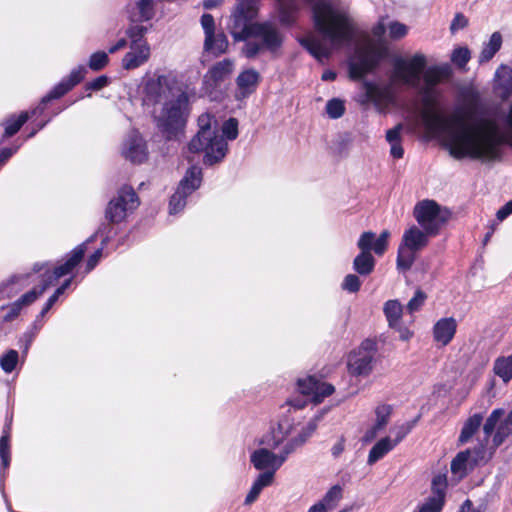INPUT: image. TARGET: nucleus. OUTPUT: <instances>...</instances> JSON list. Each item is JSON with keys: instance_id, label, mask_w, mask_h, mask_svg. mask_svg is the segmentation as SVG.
<instances>
[{"instance_id": "nucleus-38", "label": "nucleus", "mask_w": 512, "mask_h": 512, "mask_svg": "<svg viewBox=\"0 0 512 512\" xmlns=\"http://www.w3.org/2000/svg\"><path fill=\"white\" fill-rule=\"evenodd\" d=\"M502 36L499 32L492 34L489 43L480 54V62H487L493 58L496 52L501 48Z\"/></svg>"}, {"instance_id": "nucleus-29", "label": "nucleus", "mask_w": 512, "mask_h": 512, "mask_svg": "<svg viewBox=\"0 0 512 512\" xmlns=\"http://www.w3.org/2000/svg\"><path fill=\"white\" fill-rule=\"evenodd\" d=\"M451 75L449 66L430 67L424 73V80L428 86H434L441 81L448 79Z\"/></svg>"}, {"instance_id": "nucleus-24", "label": "nucleus", "mask_w": 512, "mask_h": 512, "mask_svg": "<svg viewBox=\"0 0 512 512\" xmlns=\"http://www.w3.org/2000/svg\"><path fill=\"white\" fill-rule=\"evenodd\" d=\"M234 63L230 59H224L214 64L205 75V82L217 85L231 75Z\"/></svg>"}, {"instance_id": "nucleus-16", "label": "nucleus", "mask_w": 512, "mask_h": 512, "mask_svg": "<svg viewBox=\"0 0 512 512\" xmlns=\"http://www.w3.org/2000/svg\"><path fill=\"white\" fill-rule=\"evenodd\" d=\"M145 139L138 131H131L122 146V155L134 164H141L148 159Z\"/></svg>"}, {"instance_id": "nucleus-61", "label": "nucleus", "mask_w": 512, "mask_h": 512, "mask_svg": "<svg viewBox=\"0 0 512 512\" xmlns=\"http://www.w3.org/2000/svg\"><path fill=\"white\" fill-rule=\"evenodd\" d=\"M512 213V200L497 212V218L502 221Z\"/></svg>"}, {"instance_id": "nucleus-59", "label": "nucleus", "mask_w": 512, "mask_h": 512, "mask_svg": "<svg viewBox=\"0 0 512 512\" xmlns=\"http://www.w3.org/2000/svg\"><path fill=\"white\" fill-rule=\"evenodd\" d=\"M402 129V125L398 124L394 128L390 129L386 133V139L389 143H397L400 142V131Z\"/></svg>"}, {"instance_id": "nucleus-1", "label": "nucleus", "mask_w": 512, "mask_h": 512, "mask_svg": "<svg viewBox=\"0 0 512 512\" xmlns=\"http://www.w3.org/2000/svg\"><path fill=\"white\" fill-rule=\"evenodd\" d=\"M421 118L429 132L445 134L449 152L454 158H497L501 136L495 121L476 119L464 110L443 117L429 97L424 99Z\"/></svg>"}, {"instance_id": "nucleus-51", "label": "nucleus", "mask_w": 512, "mask_h": 512, "mask_svg": "<svg viewBox=\"0 0 512 512\" xmlns=\"http://www.w3.org/2000/svg\"><path fill=\"white\" fill-rule=\"evenodd\" d=\"M375 412L377 416V420L375 423L376 428L383 429L387 425L388 419L392 413V406L387 404L380 405L376 408Z\"/></svg>"}, {"instance_id": "nucleus-44", "label": "nucleus", "mask_w": 512, "mask_h": 512, "mask_svg": "<svg viewBox=\"0 0 512 512\" xmlns=\"http://www.w3.org/2000/svg\"><path fill=\"white\" fill-rule=\"evenodd\" d=\"M18 361V352L10 349L0 357V367L5 373H11L16 368Z\"/></svg>"}, {"instance_id": "nucleus-10", "label": "nucleus", "mask_w": 512, "mask_h": 512, "mask_svg": "<svg viewBox=\"0 0 512 512\" xmlns=\"http://www.w3.org/2000/svg\"><path fill=\"white\" fill-rule=\"evenodd\" d=\"M84 251L85 246L80 244L70 252L67 260L63 264L55 267L52 271L46 269L42 279V286L39 289L34 288L28 291L18 299L21 306L25 307L32 304L49 286L53 285L61 277L69 274L82 260Z\"/></svg>"}, {"instance_id": "nucleus-55", "label": "nucleus", "mask_w": 512, "mask_h": 512, "mask_svg": "<svg viewBox=\"0 0 512 512\" xmlns=\"http://www.w3.org/2000/svg\"><path fill=\"white\" fill-rule=\"evenodd\" d=\"M3 309L7 310V313L4 315L3 320L5 322H10V321H13L15 318L18 317V315L20 314V312L23 309V307L21 306V304L17 300V301H15L12 304H10V305H8L6 307H3Z\"/></svg>"}, {"instance_id": "nucleus-53", "label": "nucleus", "mask_w": 512, "mask_h": 512, "mask_svg": "<svg viewBox=\"0 0 512 512\" xmlns=\"http://www.w3.org/2000/svg\"><path fill=\"white\" fill-rule=\"evenodd\" d=\"M388 28H389V37L392 40H399V39L403 38L404 36H406V34L408 32V27L405 24L400 23L398 21L391 22L389 24Z\"/></svg>"}, {"instance_id": "nucleus-11", "label": "nucleus", "mask_w": 512, "mask_h": 512, "mask_svg": "<svg viewBox=\"0 0 512 512\" xmlns=\"http://www.w3.org/2000/svg\"><path fill=\"white\" fill-rule=\"evenodd\" d=\"M139 198L133 187L123 185L116 195L108 202L105 209V218L109 224H118L133 213L139 206Z\"/></svg>"}, {"instance_id": "nucleus-9", "label": "nucleus", "mask_w": 512, "mask_h": 512, "mask_svg": "<svg viewBox=\"0 0 512 512\" xmlns=\"http://www.w3.org/2000/svg\"><path fill=\"white\" fill-rule=\"evenodd\" d=\"M388 55L389 48L385 40L367 37L354 51V78L374 71Z\"/></svg>"}, {"instance_id": "nucleus-39", "label": "nucleus", "mask_w": 512, "mask_h": 512, "mask_svg": "<svg viewBox=\"0 0 512 512\" xmlns=\"http://www.w3.org/2000/svg\"><path fill=\"white\" fill-rule=\"evenodd\" d=\"M510 435H512V410L504 419V421L499 425L492 440L493 445L495 447L500 446L504 442V440Z\"/></svg>"}, {"instance_id": "nucleus-17", "label": "nucleus", "mask_w": 512, "mask_h": 512, "mask_svg": "<svg viewBox=\"0 0 512 512\" xmlns=\"http://www.w3.org/2000/svg\"><path fill=\"white\" fill-rule=\"evenodd\" d=\"M157 11V0H129L125 13L131 23L151 21Z\"/></svg>"}, {"instance_id": "nucleus-20", "label": "nucleus", "mask_w": 512, "mask_h": 512, "mask_svg": "<svg viewBox=\"0 0 512 512\" xmlns=\"http://www.w3.org/2000/svg\"><path fill=\"white\" fill-rule=\"evenodd\" d=\"M447 477L445 474L435 476L431 484L432 495L420 507L418 512H440L445 503Z\"/></svg>"}, {"instance_id": "nucleus-26", "label": "nucleus", "mask_w": 512, "mask_h": 512, "mask_svg": "<svg viewBox=\"0 0 512 512\" xmlns=\"http://www.w3.org/2000/svg\"><path fill=\"white\" fill-rule=\"evenodd\" d=\"M260 79L259 73L254 69H247L237 77V86L243 96H247L255 91Z\"/></svg>"}, {"instance_id": "nucleus-27", "label": "nucleus", "mask_w": 512, "mask_h": 512, "mask_svg": "<svg viewBox=\"0 0 512 512\" xmlns=\"http://www.w3.org/2000/svg\"><path fill=\"white\" fill-rule=\"evenodd\" d=\"M271 473H260L254 480L248 494L246 495L244 503L250 505L257 500L262 490L270 486L273 482Z\"/></svg>"}, {"instance_id": "nucleus-41", "label": "nucleus", "mask_w": 512, "mask_h": 512, "mask_svg": "<svg viewBox=\"0 0 512 512\" xmlns=\"http://www.w3.org/2000/svg\"><path fill=\"white\" fill-rule=\"evenodd\" d=\"M345 103L339 98H332L327 101L325 106L326 114L330 119H338L345 113Z\"/></svg>"}, {"instance_id": "nucleus-62", "label": "nucleus", "mask_w": 512, "mask_h": 512, "mask_svg": "<svg viewBox=\"0 0 512 512\" xmlns=\"http://www.w3.org/2000/svg\"><path fill=\"white\" fill-rule=\"evenodd\" d=\"M72 278L66 279L60 287H58L55 292L51 295L55 297L56 300L65 292V290L71 285Z\"/></svg>"}, {"instance_id": "nucleus-36", "label": "nucleus", "mask_w": 512, "mask_h": 512, "mask_svg": "<svg viewBox=\"0 0 512 512\" xmlns=\"http://www.w3.org/2000/svg\"><path fill=\"white\" fill-rule=\"evenodd\" d=\"M416 250L401 244L398 250L397 267L403 271L409 270L415 261Z\"/></svg>"}, {"instance_id": "nucleus-47", "label": "nucleus", "mask_w": 512, "mask_h": 512, "mask_svg": "<svg viewBox=\"0 0 512 512\" xmlns=\"http://www.w3.org/2000/svg\"><path fill=\"white\" fill-rule=\"evenodd\" d=\"M328 411V409H322L318 414L314 416L313 419H311L307 425L302 429V431L299 433L300 438H304V443L307 441V439L314 433V431L317 428L318 422L323 418L324 414Z\"/></svg>"}, {"instance_id": "nucleus-50", "label": "nucleus", "mask_w": 512, "mask_h": 512, "mask_svg": "<svg viewBox=\"0 0 512 512\" xmlns=\"http://www.w3.org/2000/svg\"><path fill=\"white\" fill-rule=\"evenodd\" d=\"M201 25L205 33V46L209 47L214 33V18L210 14H203L201 17Z\"/></svg>"}, {"instance_id": "nucleus-12", "label": "nucleus", "mask_w": 512, "mask_h": 512, "mask_svg": "<svg viewBox=\"0 0 512 512\" xmlns=\"http://www.w3.org/2000/svg\"><path fill=\"white\" fill-rule=\"evenodd\" d=\"M201 183V168L197 166L190 167L180 181L176 192L170 198L169 213L177 214L182 211L186 205V198L197 190Z\"/></svg>"}, {"instance_id": "nucleus-60", "label": "nucleus", "mask_w": 512, "mask_h": 512, "mask_svg": "<svg viewBox=\"0 0 512 512\" xmlns=\"http://www.w3.org/2000/svg\"><path fill=\"white\" fill-rule=\"evenodd\" d=\"M57 302V300L55 299V297H52L50 296L47 300V302L45 303L44 307L42 308L41 312H40V315L38 316L37 320L35 321L34 323V326L37 328V329H40L41 328V325L39 327H37V323L39 322V318L40 317H43L52 307L53 305Z\"/></svg>"}, {"instance_id": "nucleus-49", "label": "nucleus", "mask_w": 512, "mask_h": 512, "mask_svg": "<svg viewBox=\"0 0 512 512\" xmlns=\"http://www.w3.org/2000/svg\"><path fill=\"white\" fill-rule=\"evenodd\" d=\"M222 133L226 140L233 141L238 137V120L229 118L222 125Z\"/></svg>"}, {"instance_id": "nucleus-25", "label": "nucleus", "mask_w": 512, "mask_h": 512, "mask_svg": "<svg viewBox=\"0 0 512 512\" xmlns=\"http://www.w3.org/2000/svg\"><path fill=\"white\" fill-rule=\"evenodd\" d=\"M456 321L453 318L439 320L433 329L434 338L443 346L447 345L456 332Z\"/></svg>"}, {"instance_id": "nucleus-52", "label": "nucleus", "mask_w": 512, "mask_h": 512, "mask_svg": "<svg viewBox=\"0 0 512 512\" xmlns=\"http://www.w3.org/2000/svg\"><path fill=\"white\" fill-rule=\"evenodd\" d=\"M304 444V438H300L299 436L290 439L287 441L281 452L278 454L279 457H283V463L287 460L288 456L295 451V449Z\"/></svg>"}, {"instance_id": "nucleus-57", "label": "nucleus", "mask_w": 512, "mask_h": 512, "mask_svg": "<svg viewBox=\"0 0 512 512\" xmlns=\"http://www.w3.org/2000/svg\"><path fill=\"white\" fill-rule=\"evenodd\" d=\"M108 84V78L107 76H99L95 78L94 80L88 82L86 84V89L91 91H98L102 88H104Z\"/></svg>"}, {"instance_id": "nucleus-56", "label": "nucleus", "mask_w": 512, "mask_h": 512, "mask_svg": "<svg viewBox=\"0 0 512 512\" xmlns=\"http://www.w3.org/2000/svg\"><path fill=\"white\" fill-rule=\"evenodd\" d=\"M425 299H426V294L423 291L418 290L415 293V296L409 301V303L407 305L408 310L410 312L418 310L419 307L424 303Z\"/></svg>"}, {"instance_id": "nucleus-45", "label": "nucleus", "mask_w": 512, "mask_h": 512, "mask_svg": "<svg viewBox=\"0 0 512 512\" xmlns=\"http://www.w3.org/2000/svg\"><path fill=\"white\" fill-rule=\"evenodd\" d=\"M228 47V40L225 34H215L213 33L212 40L210 42V46L207 47L204 45L206 51L212 52L216 55L224 53Z\"/></svg>"}, {"instance_id": "nucleus-37", "label": "nucleus", "mask_w": 512, "mask_h": 512, "mask_svg": "<svg viewBox=\"0 0 512 512\" xmlns=\"http://www.w3.org/2000/svg\"><path fill=\"white\" fill-rule=\"evenodd\" d=\"M402 305L397 300H389L384 306V313L390 327H395L402 316Z\"/></svg>"}, {"instance_id": "nucleus-54", "label": "nucleus", "mask_w": 512, "mask_h": 512, "mask_svg": "<svg viewBox=\"0 0 512 512\" xmlns=\"http://www.w3.org/2000/svg\"><path fill=\"white\" fill-rule=\"evenodd\" d=\"M469 59L470 51L467 48L455 49L451 57V60L459 67L465 66Z\"/></svg>"}, {"instance_id": "nucleus-14", "label": "nucleus", "mask_w": 512, "mask_h": 512, "mask_svg": "<svg viewBox=\"0 0 512 512\" xmlns=\"http://www.w3.org/2000/svg\"><path fill=\"white\" fill-rule=\"evenodd\" d=\"M85 74L86 68L84 66H78L73 69L67 78L62 79L46 96L42 98L40 105L32 111V115H35L38 112L41 113L48 102L58 99L69 92L74 86L84 79Z\"/></svg>"}, {"instance_id": "nucleus-48", "label": "nucleus", "mask_w": 512, "mask_h": 512, "mask_svg": "<svg viewBox=\"0 0 512 512\" xmlns=\"http://www.w3.org/2000/svg\"><path fill=\"white\" fill-rule=\"evenodd\" d=\"M135 25L130 26L126 33L128 38L130 39V44H133V42H147L144 39L145 34L148 31V28L140 25L141 23H134Z\"/></svg>"}, {"instance_id": "nucleus-31", "label": "nucleus", "mask_w": 512, "mask_h": 512, "mask_svg": "<svg viewBox=\"0 0 512 512\" xmlns=\"http://www.w3.org/2000/svg\"><path fill=\"white\" fill-rule=\"evenodd\" d=\"M493 371L504 382H509L512 378V355L497 358Z\"/></svg>"}, {"instance_id": "nucleus-15", "label": "nucleus", "mask_w": 512, "mask_h": 512, "mask_svg": "<svg viewBox=\"0 0 512 512\" xmlns=\"http://www.w3.org/2000/svg\"><path fill=\"white\" fill-rule=\"evenodd\" d=\"M298 391L308 397L314 404L321 403L324 398L330 396L334 392L331 384L317 379L315 376H307L297 380Z\"/></svg>"}, {"instance_id": "nucleus-18", "label": "nucleus", "mask_w": 512, "mask_h": 512, "mask_svg": "<svg viewBox=\"0 0 512 512\" xmlns=\"http://www.w3.org/2000/svg\"><path fill=\"white\" fill-rule=\"evenodd\" d=\"M261 0H237L236 9L232 15L231 30H240L253 22L257 17Z\"/></svg>"}, {"instance_id": "nucleus-58", "label": "nucleus", "mask_w": 512, "mask_h": 512, "mask_svg": "<svg viewBox=\"0 0 512 512\" xmlns=\"http://www.w3.org/2000/svg\"><path fill=\"white\" fill-rule=\"evenodd\" d=\"M467 25H468V20L466 19V17L461 13H457L455 15V18H454L452 24H451L450 30L452 32H455L458 29L465 28Z\"/></svg>"}, {"instance_id": "nucleus-28", "label": "nucleus", "mask_w": 512, "mask_h": 512, "mask_svg": "<svg viewBox=\"0 0 512 512\" xmlns=\"http://www.w3.org/2000/svg\"><path fill=\"white\" fill-rule=\"evenodd\" d=\"M427 235L426 231L423 232L418 227L413 226L405 232L402 244L417 251L427 245Z\"/></svg>"}, {"instance_id": "nucleus-43", "label": "nucleus", "mask_w": 512, "mask_h": 512, "mask_svg": "<svg viewBox=\"0 0 512 512\" xmlns=\"http://www.w3.org/2000/svg\"><path fill=\"white\" fill-rule=\"evenodd\" d=\"M503 415H504V410L503 409H496L487 418V420H486V422H485V424L483 426V432L485 434V438L483 440L484 444L488 443V440H489L490 436L492 435V433L494 432L495 427H496L498 421L500 420V418Z\"/></svg>"}, {"instance_id": "nucleus-33", "label": "nucleus", "mask_w": 512, "mask_h": 512, "mask_svg": "<svg viewBox=\"0 0 512 512\" xmlns=\"http://www.w3.org/2000/svg\"><path fill=\"white\" fill-rule=\"evenodd\" d=\"M395 443H392L389 437H384L379 440L370 450L368 463L373 464L380 458H382L387 452H389Z\"/></svg>"}, {"instance_id": "nucleus-6", "label": "nucleus", "mask_w": 512, "mask_h": 512, "mask_svg": "<svg viewBox=\"0 0 512 512\" xmlns=\"http://www.w3.org/2000/svg\"><path fill=\"white\" fill-rule=\"evenodd\" d=\"M291 430L292 422L285 418L279 421L277 428L263 436L260 444L264 447L254 450L250 455V462L256 470L271 473L274 478L276 471L283 465V457H279L273 450L284 442Z\"/></svg>"}, {"instance_id": "nucleus-63", "label": "nucleus", "mask_w": 512, "mask_h": 512, "mask_svg": "<svg viewBox=\"0 0 512 512\" xmlns=\"http://www.w3.org/2000/svg\"><path fill=\"white\" fill-rule=\"evenodd\" d=\"M16 148H4L1 150L0 152V166L6 161L8 160L15 152H16Z\"/></svg>"}, {"instance_id": "nucleus-22", "label": "nucleus", "mask_w": 512, "mask_h": 512, "mask_svg": "<svg viewBox=\"0 0 512 512\" xmlns=\"http://www.w3.org/2000/svg\"><path fill=\"white\" fill-rule=\"evenodd\" d=\"M150 46L147 42H133L130 44L129 51L122 59V67L125 70H134L144 65L150 58Z\"/></svg>"}, {"instance_id": "nucleus-19", "label": "nucleus", "mask_w": 512, "mask_h": 512, "mask_svg": "<svg viewBox=\"0 0 512 512\" xmlns=\"http://www.w3.org/2000/svg\"><path fill=\"white\" fill-rule=\"evenodd\" d=\"M447 477L445 474L435 476L431 484L432 495L420 507L418 512H440L445 503Z\"/></svg>"}, {"instance_id": "nucleus-13", "label": "nucleus", "mask_w": 512, "mask_h": 512, "mask_svg": "<svg viewBox=\"0 0 512 512\" xmlns=\"http://www.w3.org/2000/svg\"><path fill=\"white\" fill-rule=\"evenodd\" d=\"M414 217L427 234L435 235L447 218L441 215L440 206L433 200H423L416 204Z\"/></svg>"}, {"instance_id": "nucleus-2", "label": "nucleus", "mask_w": 512, "mask_h": 512, "mask_svg": "<svg viewBox=\"0 0 512 512\" xmlns=\"http://www.w3.org/2000/svg\"><path fill=\"white\" fill-rule=\"evenodd\" d=\"M235 41H244L242 53L252 59L261 53L278 56L284 43V34L272 21L253 22L240 29L231 30Z\"/></svg>"}, {"instance_id": "nucleus-30", "label": "nucleus", "mask_w": 512, "mask_h": 512, "mask_svg": "<svg viewBox=\"0 0 512 512\" xmlns=\"http://www.w3.org/2000/svg\"><path fill=\"white\" fill-rule=\"evenodd\" d=\"M10 425L11 422L7 423L3 430V435L0 438V459H1V468L5 470L10 465Z\"/></svg>"}, {"instance_id": "nucleus-42", "label": "nucleus", "mask_w": 512, "mask_h": 512, "mask_svg": "<svg viewBox=\"0 0 512 512\" xmlns=\"http://www.w3.org/2000/svg\"><path fill=\"white\" fill-rule=\"evenodd\" d=\"M29 115L27 112L21 113L17 118L14 116L7 119L5 122V135L10 137L16 134L24 123L28 120Z\"/></svg>"}, {"instance_id": "nucleus-21", "label": "nucleus", "mask_w": 512, "mask_h": 512, "mask_svg": "<svg viewBox=\"0 0 512 512\" xmlns=\"http://www.w3.org/2000/svg\"><path fill=\"white\" fill-rule=\"evenodd\" d=\"M377 352L376 342L372 339L364 340L358 350L354 361V375L366 376L372 371V362Z\"/></svg>"}, {"instance_id": "nucleus-5", "label": "nucleus", "mask_w": 512, "mask_h": 512, "mask_svg": "<svg viewBox=\"0 0 512 512\" xmlns=\"http://www.w3.org/2000/svg\"><path fill=\"white\" fill-rule=\"evenodd\" d=\"M212 120L211 114H201L197 120L199 130L188 144L190 152L205 153L203 162L209 166L221 162L228 152L227 141L211 127Z\"/></svg>"}, {"instance_id": "nucleus-40", "label": "nucleus", "mask_w": 512, "mask_h": 512, "mask_svg": "<svg viewBox=\"0 0 512 512\" xmlns=\"http://www.w3.org/2000/svg\"><path fill=\"white\" fill-rule=\"evenodd\" d=\"M342 487L340 485H334L320 500L330 511L335 509L339 501L343 497Z\"/></svg>"}, {"instance_id": "nucleus-3", "label": "nucleus", "mask_w": 512, "mask_h": 512, "mask_svg": "<svg viewBox=\"0 0 512 512\" xmlns=\"http://www.w3.org/2000/svg\"><path fill=\"white\" fill-rule=\"evenodd\" d=\"M425 66L426 58L422 54H416L411 59L397 58L394 61L390 85L380 88L368 83L363 84L368 99L376 104L390 101L392 98V84L396 83L417 87Z\"/></svg>"}, {"instance_id": "nucleus-8", "label": "nucleus", "mask_w": 512, "mask_h": 512, "mask_svg": "<svg viewBox=\"0 0 512 512\" xmlns=\"http://www.w3.org/2000/svg\"><path fill=\"white\" fill-rule=\"evenodd\" d=\"M178 93H186L178 85L177 76L173 72L155 73L143 84L142 100L147 106L164 105Z\"/></svg>"}, {"instance_id": "nucleus-46", "label": "nucleus", "mask_w": 512, "mask_h": 512, "mask_svg": "<svg viewBox=\"0 0 512 512\" xmlns=\"http://www.w3.org/2000/svg\"><path fill=\"white\" fill-rule=\"evenodd\" d=\"M108 62V54L104 51H97L90 56L88 66L93 71H100L106 67Z\"/></svg>"}, {"instance_id": "nucleus-4", "label": "nucleus", "mask_w": 512, "mask_h": 512, "mask_svg": "<svg viewBox=\"0 0 512 512\" xmlns=\"http://www.w3.org/2000/svg\"><path fill=\"white\" fill-rule=\"evenodd\" d=\"M188 116L189 96L187 92L178 93L154 113V122L166 140L178 141L184 135Z\"/></svg>"}, {"instance_id": "nucleus-7", "label": "nucleus", "mask_w": 512, "mask_h": 512, "mask_svg": "<svg viewBox=\"0 0 512 512\" xmlns=\"http://www.w3.org/2000/svg\"><path fill=\"white\" fill-rule=\"evenodd\" d=\"M389 231H383L378 238H376L373 232H364L358 242L357 246L360 253L354 257V271L360 276H368L374 271L375 258L372 255V251L376 255H382L387 250Z\"/></svg>"}, {"instance_id": "nucleus-35", "label": "nucleus", "mask_w": 512, "mask_h": 512, "mask_svg": "<svg viewBox=\"0 0 512 512\" xmlns=\"http://www.w3.org/2000/svg\"><path fill=\"white\" fill-rule=\"evenodd\" d=\"M470 450L459 452L451 461V472L458 475L460 478L467 474V465L470 459Z\"/></svg>"}, {"instance_id": "nucleus-64", "label": "nucleus", "mask_w": 512, "mask_h": 512, "mask_svg": "<svg viewBox=\"0 0 512 512\" xmlns=\"http://www.w3.org/2000/svg\"><path fill=\"white\" fill-rule=\"evenodd\" d=\"M330 511L321 501L312 505L307 512H327Z\"/></svg>"}, {"instance_id": "nucleus-23", "label": "nucleus", "mask_w": 512, "mask_h": 512, "mask_svg": "<svg viewBox=\"0 0 512 512\" xmlns=\"http://www.w3.org/2000/svg\"><path fill=\"white\" fill-rule=\"evenodd\" d=\"M111 227L109 224H102L98 230L90 236L86 242L82 243L85 247L88 243L95 240V238L99 235L102 237V246L98 248L92 255L89 256L87 262H86V272L89 273L92 271L99 263L101 257L103 248L105 245H107L109 237H110ZM86 250L84 251V253Z\"/></svg>"}, {"instance_id": "nucleus-34", "label": "nucleus", "mask_w": 512, "mask_h": 512, "mask_svg": "<svg viewBox=\"0 0 512 512\" xmlns=\"http://www.w3.org/2000/svg\"><path fill=\"white\" fill-rule=\"evenodd\" d=\"M352 138L349 132L338 134L333 142V153L339 157H347L350 153Z\"/></svg>"}, {"instance_id": "nucleus-32", "label": "nucleus", "mask_w": 512, "mask_h": 512, "mask_svg": "<svg viewBox=\"0 0 512 512\" xmlns=\"http://www.w3.org/2000/svg\"><path fill=\"white\" fill-rule=\"evenodd\" d=\"M482 420H483V417L481 414H474L473 416L469 417L466 420V422L462 428V431H461V434L459 437V442L460 443L467 442L475 434V432L479 429V427L481 426Z\"/></svg>"}]
</instances>
